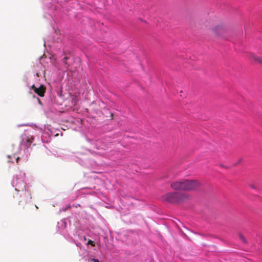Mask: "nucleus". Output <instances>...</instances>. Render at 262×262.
I'll list each match as a JSON object with an SVG mask.
<instances>
[{"label": "nucleus", "instance_id": "1a4fd4ad", "mask_svg": "<svg viewBox=\"0 0 262 262\" xmlns=\"http://www.w3.org/2000/svg\"><path fill=\"white\" fill-rule=\"evenodd\" d=\"M69 58L68 57H65L63 59H62V61L63 62L66 63V60L68 59Z\"/></svg>", "mask_w": 262, "mask_h": 262}, {"label": "nucleus", "instance_id": "f8f14e48", "mask_svg": "<svg viewBox=\"0 0 262 262\" xmlns=\"http://www.w3.org/2000/svg\"><path fill=\"white\" fill-rule=\"evenodd\" d=\"M18 160H19V158H17V159H16L17 162H18Z\"/></svg>", "mask_w": 262, "mask_h": 262}, {"label": "nucleus", "instance_id": "20e7f679", "mask_svg": "<svg viewBox=\"0 0 262 262\" xmlns=\"http://www.w3.org/2000/svg\"><path fill=\"white\" fill-rule=\"evenodd\" d=\"M31 90L34 91V92L40 97H43L46 93V88L43 85H40L39 88H36L34 84L32 85L31 88Z\"/></svg>", "mask_w": 262, "mask_h": 262}, {"label": "nucleus", "instance_id": "9d476101", "mask_svg": "<svg viewBox=\"0 0 262 262\" xmlns=\"http://www.w3.org/2000/svg\"><path fill=\"white\" fill-rule=\"evenodd\" d=\"M250 186L253 189H256V187L254 185L251 184L250 185Z\"/></svg>", "mask_w": 262, "mask_h": 262}, {"label": "nucleus", "instance_id": "9b49d317", "mask_svg": "<svg viewBox=\"0 0 262 262\" xmlns=\"http://www.w3.org/2000/svg\"><path fill=\"white\" fill-rule=\"evenodd\" d=\"M93 262H99L98 259H93Z\"/></svg>", "mask_w": 262, "mask_h": 262}, {"label": "nucleus", "instance_id": "f257e3e1", "mask_svg": "<svg viewBox=\"0 0 262 262\" xmlns=\"http://www.w3.org/2000/svg\"><path fill=\"white\" fill-rule=\"evenodd\" d=\"M200 186V183L194 180H182L173 182L171 183V187L177 190H193Z\"/></svg>", "mask_w": 262, "mask_h": 262}, {"label": "nucleus", "instance_id": "0eeeda50", "mask_svg": "<svg viewBox=\"0 0 262 262\" xmlns=\"http://www.w3.org/2000/svg\"><path fill=\"white\" fill-rule=\"evenodd\" d=\"M239 237L240 239L243 241V243H244L245 244L247 243V242L246 238L242 234H239Z\"/></svg>", "mask_w": 262, "mask_h": 262}, {"label": "nucleus", "instance_id": "6e6552de", "mask_svg": "<svg viewBox=\"0 0 262 262\" xmlns=\"http://www.w3.org/2000/svg\"><path fill=\"white\" fill-rule=\"evenodd\" d=\"M88 244H90L93 247H94L95 246V244L94 243V242L90 239L89 240V241L88 242Z\"/></svg>", "mask_w": 262, "mask_h": 262}, {"label": "nucleus", "instance_id": "7ed1b4c3", "mask_svg": "<svg viewBox=\"0 0 262 262\" xmlns=\"http://www.w3.org/2000/svg\"><path fill=\"white\" fill-rule=\"evenodd\" d=\"M212 33L217 36H223L227 31V29L222 24L216 25L211 29Z\"/></svg>", "mask_w": 262, "mask_h": 262}, {"label": "nucleus", "instance_id": "ddd939ff", "mask_svg": "<svg viewBox=\"0 0 262 262\" xmlns=\"http://www.w3.org/2000/svg\"><path fill=\"white\" fill-rule=\"evenodd\" d=\"M22 201H20L18 203V204L20 205V203Z\"/></svg>", "mask_w": 262, "mask_h": 262}, {"label": "nucleus", "instance_id": "39448f33", "mask_svg": "<svg viewBox=\"0 0 262 262\" xmlns=\"http://www.w3.org/2000/svg\"><path fill=\"white\" fill-rule=\"evenodd\" d=\"M33 140H34V138L33 137H30V138H27V146L28 147L31 144V143H32Z\"/></svg>", "mask_w": 262, "mask_h": 262}, {"label": "nucleus", "instance_id": "423d86ee", "mask_svg": "<svg viewBox=\"0 0 262 262\" xmlns=\"http://www.w3.org/2000/svg\"><path fill=\"white\" fill-rule=\"evenodd\" d=\"M253 58L254 61H255L260 64H262V59L261 58H260L259 57L255 56H253Z\"/></svg>", "mask_w": 262, "mask_h": 262}, {"label": "nucleus", "instance_id": "f03ea898", "mask_svg": "<svg viewBox=\"0 0 262 262\" xmlns=\"http://www.w3.org/2000/svg\"><path fill=\"white\" fill-rule=\"evenodd\" d=\"M190 196L186 193L181 192H168L162 196L164 201L171 204L180 203L189 199Z\"/></svg>", "mask_w": 262, "mask_h": 262}]
</instances>
